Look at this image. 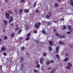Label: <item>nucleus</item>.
Masks as SVG:
<instances>
[{"instance_id": "f257e3e1", "label": "nucleus", "mask_w": 73, "mask_h": 73, "mask_svg": "<svg viewBox=\"0 0 73 73\" xmlns=\"http://www.w3.org/2000/svg\"><path fill=\"white\" fill-rule=\"evenodd\" d=\"M6 16L7 19H9V13H6Z\"/></svg>"}, {"instance_id": "f03ea898", "label": "nucleus", "mask_w": 73, "mask_h": 73, "mask_svg": "<svg viewBox=\"0 0 73 73\" xmlns=\"http://www.w3.org/2000/svg\"><path fill=\"white\" fill-rule=\"evenodd\" d=\"M68 29L69 30H70V32H72V26L70 25H68Z\"/></svg>"}, {"instance_id": "7ed1b4c3", "label": "nucleus", "mask_w": 73, "mask_h": 73, "mask_svg": "<svg viewBox=\"0 0 73 73\" xmlns=\"http://www.w3.org/2000/svg\"><path fill=\"white\" fill-rule=\"evenodd\" d=\"M43 60H44V59L43 58H41L40 59V62L41 64H42V63L43 62Z\"/></svg>"}, {"instance_id": "20e7f679", "label": "nucleus", "mask_w": 73, "mask_h": 73, "mask_svg": "<svg viewBox=\"0 0 73 73\" xmlns=\"http://www.w3.org/2000/svg\"><path fill=\"white\" fill-rule=\"evenodd\" d=\"M59 43V44H64V45H66V43H63V42H62L61 41H59L58 42Z\"/></svg>"}, {"instance_id": "39448f33", "label": "nucleus", "mask_w": 73, "mask_h": 73, "mask_svg": "<svg viewBox=\"0 0 73 73\" xmlns=\"http://www.w3.org/2000/svg\"><path fill=\"white\" fill-rule=\"evenodd\" d=\"M12 20H13V17L12 16H11L9 20V23H11Z\"/></svg>"}, {"instance_id": "423d86ee", "label": "nucleus", "mask_w": 73, "mask_h": 73, "mask_svg": "<svg viewBox=\"0 0 73 73\" xmlns=\"http://www.w3.org/2000/svg\"><path fill=\"white\" fill-rule=\"evenodd\" d=\"M59 50V48H58V47H56V53H58Z\"/></svg>"}, {"instance_id": "0eeeda50", "label": "nucleus", "mask_w": 73, "mask_h": 73, "mask_svg": "<svg viewBox=\"0 0 73 73\" xmlns=\"http://www.w3.org/2000/svg\"><path fill=\"white\" fill-rule=\"evenodd\" d=\"M68 60H69V58H66L64 59V61H65V62L68 61Z\"/></svg>"}, {"instance_id": "6e6552de", "label": "nucleus", "mask_w": 73, "mask_h": 73, "mask_svg": "<svg viewBox=\"0 0 73 73\" xmlns=\"http://www.w3.org/2000/svg\"><path fill=\"white\" fill-rule=\"evenodd\" d=\"M49 43L51 46H52L53 45V41H50L49 42Z\"/></svg>"}, {"instance_id": "1a4fd4ad", "label": "nucleus", "mask_w": 73, "mask_h": 73, "mask_svg": "<svg viewBox=\"0 0 73 73\" xmlns=\"http://www.w3.org/2000/svg\"><path fill=\"white\" fill-rule=\"evenodd\" d=\"M6 49V48H5V47H4L3 46L1 48V50H5Z\"/></svg>"}, {"instance_id": "9d476101", "label": "nucleus", "mask_w": 73, "mask_h": 73, "mask_svg": "<svg viewBox=\"0 0 73 73\" xmlns=\"http://www.w3.org/2000/svg\"><path fill=\"white\" fill-rule=\"evenodd\" d=\"M4 23L5 24V25H7V23H8V22L7 21L4 20L3 21Z\"/></svg>"}, {"instance_id": "9b49d317", "label": "nucleus", "mask_w": 73, "mask_h": 73, "mask_svg": "<svg viewBox=\"0 0 73 73\" xmlns=\"http://www.w3.org/2000/svg\"><path fill=\"white\" fill-rule=\"evenodd\" d=\"M70 3L71 5L73 6V1L72 0H70Z\"/></svg>"}, {"instance_id": "f8f14e48", "label": "nucleus", "mask_w": 73, "mask_h": 73, "mask_svg": "<svg viewBox=\"0 0 73 73\" xmlns=\"http://www.w3.org/2000/svg\"><path fill=\"white\" fill-rule=\"evenodd\" d=\"M56 70H55V69H53L51 71L50 73H54L55 72V71Z\"/></svg>"}, {"instance_id": "ddd939ff", "label": "nucleus", "mask_w": 73, "mask_h": 73, "mask_svg": "<svg viewBox=\"0 0 73 73\" xmlns=\"http://www.w3.org/2000/svg\"><path fill=\"white\" fill-rule=\"evenodd\" d=\"M29 10L27 9H25V10L24 12L25 13H28L29 12Z\"/></svg>"}, {"instance_id": "4468645a", "label": "nucleus", "mask_w": 73, "mask_h": 73, "mask_svg": "<svg viewBox=\"0 0 73 73\" xmlns=\"http://www.w3.org/2000/svg\"><path fill=\"white\" fill-rule=\"evenodd\" d=\"M48 50L49 51H52V48L51 47H48Z\"/></svg>"}, {"instance_id": "2eb2a0df", "label": "nucleus", "mask_w": 73, "mask_h": 73, "mask_svg": "<svg viewBox=\"0 0 73 73\" xmlns=\"http://www.w3.org/2000/svg\"><path fill=\"white\" fill-rule=\"evenodd\" d=\"M15 33H13L11 35V37L13 38L15 36Z\"/></svg>"}, {"instance_id": "dca6fc26", "label": "nucleus", "mask_w": 73, "mask_h": 73, "mask_svg": "<svg viewBox=\"0 0 73 73\" xmlns=\"http://www.w3.org/2000/svg\"><path fill=\"white\" fill-rule=\"evenodd\" d=\"M50 17V16L48 15H47L45 16V18H46V19H49Z\"/></svg>"}, {"instance_id": "f3484780", "label": "nucleus", "mask_w": 73, "mask_h": 73, "mask_svg": "<svg viewBox=\"0 0 73 73\" xmlns=\"http://www.w3.org/2000/svg\"><path fill=\"white\" fill-rule=\"evenodd\" d=\"M66 68L68 69H70V67L69 66H68L66 67Z\"/></svg>"}, {"instance_id": "a211bd4d", "label": "nucleus", "mask_w": 73, "mask_h": 73, "mask_svg": "<svg viewBox=\"0 0 73 73\" xmlns=\"http://www.w3.org/2000/svg\"><path fill=\"white\" fill-rule=\"evenodd\" d=\"M42 33H43V34L46 35V33L45 32V31H44V30H42Z\"/></svg>"}, {"instance_id": "6ab92c4d", "label": "nucleus", "mask_w": 73, "mask_h": 73, "mask_svg": "<svg viewBox=\"0 0 73 73\" xmlns=\"http://www.w3.org/2000/svg\"><path fill=\"white\" fill-rule=\"evenodd\" d=\"M40 64H38L36 66V68H40Z\"/></svg>"}, {"instance_id": "aec40b11", "label": "nucleus", "mask_w": 73, "mask_h": 73, "mask_svg": "<svg viewBox=\"0 0 73 73\" xmlns=\"http://www.w3.org/2000/svg\"><path fill=\"white\" fill-rule=\"evenodd\" d=\"M19 28H20L19 27H17L15 29V31H17L19 29Z\"/></svg>"}, {"instance_id": "412c9836", "label": "nucleus", "mask_w": 73, "mask_h": 73, "mask_svg": "<svg viewBox=\"0 0 73 73\" xmlns=\"http://www.w3.org/2000/svg\"><path fill=\"white\" fill-rule=\"evenodd\" d=\"M63 30H65V29H66V26H64L62 28Z\"/></svg>"}, {"instance_id": "4be33fe9", "label": "nucleus", "mask_w": 73, "mask_h": 73, "mask_svg": "<svg viewBox=\"0 0 73 73\" xmlns=\"http://www.w3.org/2000/svg\"><path fill=\"white\" fill-rule=\"evenodd\" d=\"M30 35H31V33H29L27 35V37H29L30 36Z\"/></svg>"}, {"instance_id": "5701e85b", "label": "nucleus", "mask_w": 73, "mask_h": 73, "mask_svg": "<svg viewBox=\"0 0 73 73\" xmlns=\"http://www.w3.org/2000/svg\"><path fill=\"white\" fill-rule=\"evenodd\" d=\"M4 38L5 40H7V39H8V37L7 36H5Z\"/></svg>"}, {"instance_id": "b1692460", "label": "nucleus", "mask_w": 73, "mask_h": 73, "mask_svg": "<svg viewBox=\"0 0 73 73\" xmlns=\"http://www.w3.org/2000/svg\"><path fill=\"white\" fill-rule=\"evenodd\" d=\"M68 64L70 66H72V64H71L70 62L68 63Z\"/></svg>"}, {"instance_id": "393cba45", "label": "nucleus", "mask_w": 73, "mask_h": 73, "mask_svg": "<svg viewBox=\"0 0 73 73\" xmlns=\"http://www.w3.org/2000/svg\"><path fill=\"white\" fill-rule=\"evenodd\" d=\"M56 56L57 58L58 59H59V56H58V54H56Z\"/></svg>"}, {"instance_id": "a878e982", "label": "nucleus", "mask_w": 73, "mask_h": 73, "mask_svg": "<svg viewBox=\"0 0 73 73\" xmlns=\"http://www.w3.org/2000/svg\"><path fill=\"white\" fill-rule=\"evenodd\" d=\"M24 60V57H21V61H23Z\"/></svg>"}, {"instance_id": "bb28decb", "label": "nucleus", "mask_w": 73, "mask_h": 73, "mask_svg": "<svg viewBox=\"0 0 73 73\" xmlns=\"http://www.w3.org/2000/svg\"><path fill=\"white\" fill-rule=\"evenodd\" d=\"M55 7H58V4L57 3H56L55 4Z\"/></svg>"}, {"instance_id": "cd10ccee", "label": "nucleus", "mask_w": 73, "mask_h": 73, "mask_svg": "<svg viewBox=\"0 0 73 73\" xmlns=\"http://www.w3.org/2000/svg\"><path fill=\"white\" fill-rule=\"evenodd\" d=\"M8 12L9 13H11V14H12V13H13V12L11 11H9Z\"/></svg>"}, {"instance_id": "c85d7f7f", "label": "nucleus", "mask_w": 73, "mask_h": 73, "mask_svg": "<svg viewBox=\"0 0 73 73\" xmlns=\"http://www.w3.org/2000/svg\"><path fill=\"white\" fill-rule=\"evenodd\" d=\"M29 37L26 38H25V40L26 41H28V40H29Z\"/></svg>"}, {"instance_id": "c756f323", "label": "nucleus", "mask_w": 73, "mask_h": 73, "mask_svg": "<svg viewBox=\"0 0 73 73\" xmlns=\"http://www.w3.org/2000/svg\"><path fill=\"white\" fill-rule=\"evenodd\" d=\"M56 36H59L60 34L58 33H56Z\"/></svg>"}, {"instance_id": "7c9ffc66", "label": "nucleus", "mask_w": 73, "mask_h": 73, "mask_svg": "<svg viewBox=\"0 0 73 73\" xmlns=\"http://www.w3.org/2000/svg\"><path fill=\"white\" fill-rule=\"evenodd\" d=\"M50 64V61H48L47 62V65H49V64Z\"/></svg>"}, {"instance_id": "2f4dec72", "label": "nucleus", "mask_w": 73, "mask_h": 73, "mask_svg": "<svg viewBox=\"0 0 73 73\" xmlns=\"http://www.w3.org/2000/svg\"><path fill=\"white\" fill-rule=\"evenodd\" d=\"M60 37H61V38H64L65 37V36H60Z\"/></svg>"}, {"instance_id": "473e14b6", "label": "nucleus", "mask_w": 73, "mask_h": 73, "mask_svg": "<svg viewBox=\"0 0 73 73\" xmlns=\"http://www.w3.org/2000/svg\"><path fill=\"white\" fill-rule=\"evenodd\" d=\"M66 33L67 34H68V35H69V34H70V33H71V32H67Z\"/></svg>"}, {"instance_id": "72a5a7b5", "label": "nucleus", "mask_w": 73, "mask_h": 73, "mask_svg": "<svg viewBox=\"0 0 73 73\" xmlns=\"http://www.w3.org/2000/svg\"><path fill=\"white\" fill-rule=\"evenodd\" d=\"M50 62H52V63H54V61L53 60H50Z\"/></svg>"}, {"instance_id": "f704fd0d", "label": "nucleus", "mask_w": 73, "mask_h": 73, "mask_svg": "<svg viewBox=\"0 0 73 73\" xmlns=\"http://www.w3.org/2000/svg\"><path fill=\"white\" fill-rule=\"evenodd\" d=\"M43 55L44 56H46V53H44V54H43Z\"/></svg>"}, {"instance_id": "c9c22d12", "label": "nucleus", "mask_w": 73, "mask_h": 73, "mask_svg": "<svg viewBox=\"0 0 73 73\" xmlns=\"http://www.w3.org/2000/svg\"><path fill=\"white\" fill-rule=\"evenodd\" d=\"M37 32L36 31H34V33H35V34H37Z\"/></svg>"}, {"instance_id": "e433bc0d", "label": "nucleus", "mask_w": 73, "mask_h": 73, "mask_svg": "<svg viewBox=\"0 0 73 73\" xmlns=\"http://www.w3.org/2000/svg\"><path fill=\"white\" fill-rule=\"evenodd\" d=\"M35 27H36V28H39V26L37 25H36L35 26Z\"/></svg>"}, {"instance_id": "4c0bfd02", "label": "nucleus", "mask_w": 73, "mask_h": 73, "mask_svg": "<svg viewBox=\"0 0 73 73\" xmlns=\"http://www.w3.org/2000/svg\"><path fill=\"white\" fill-rule=\"evenodd\" d=\"M25 29H28V26L27 25L25 26Z\"/></svg>"}, {"instance_id": "58836bf2", "label": "nucleus", "mask_w": 73, "mask_h": 73, "mask_svg": "<svg viewBox=\"0 0 73 73\" xmlns=\"http://www.w3.org/2000/svg\"><path fill=\"white\" fill-rule=\"evenodd\" d=\"M25 1V0H21V3H23V2H24Z\"/></svg>"}, {"instance_id": "ea45409f", "label": "nucleus", "mask_w": 73, "mask_h": 73, "mask_svg": "<svg viewBox=\"0 0 73 73\" xmlns=\"http://www.w3.org/2000/svg\"><path fill=\"white\" fill-rule=\"evenodd\" d=\"M35 12L36 13H38L39 12V11L38 10H36Z\"/></svg>"}, {"instance_id": "a19ab883", "label": "nucleus", "mask_w": 73, "mask_h": 73, "mask_svg": "<svg viewBox=\"0 0 73 73\" xmlns=\"http://www.w3.org/2000/svg\"><path fill=\"white\" fill-rule=\"evenodd\" d=\"M38 61H36V64H37V65H38Z\"/></svg>"}, {"instance_id": "79ce46f5", "label": "nucleus", "mask_w": 73, "mask_h": 73, "mask_svg": "<svg viewBox=\"0 0 73 73\" xmlns=\"http://www.w3.org/2000/svg\"><path fill=\"white\" fill-rule=\"evenodd\" d=\"M34 72H35V73H37V70H35L34 71Z\"/></svg>"}, {"instance_id": "37998d69", "label": "nucleus", "mask_w": 73, "mask_h": 73, "mask_svg": "<svg viewBox=\"0 0 73 73\" xmlns=\"http://www.w3.org/2000/svg\"><path fill=\"white\" fill-rule=\"evenodd\" d=\"M48 15H49V16H52V15H51V13L50 12H49L48 13Z\"/></svg>"}, {"instance_id": "c03bdc74", "label": "nucleus", "mask_w": 73, "mask_h": 73, "mask_svg": "<svg viewBox=\"0 0 73 73\" xmlns=\"http://www.w3.org/2000/svg\"><path fill=\"white\" fill-rule=\"evenodd\" d=\"M3 54L5 56H7V54L5 52H4L3 53Z\"/></svg>"}, {"instance_id": "a18cd8bd", "label": "nucleus", "mask_w": 73, "mask_h": 73, "mask_svg": "<svg viewBox=\"0 0 73 73\" xmlns=\"http://www.w3.org/2000/svg\"><path fill=\"white\" fill-rule=\"evenodd\" d=\"M53 31H54V32H55V33H56V30L55 29H53Z\"/></svg>"}, {"instance_id": "49530a36", "label": "nucleus", "mask_w": 73, "mask_h": 73, "mask_svg": "<svg viewBox=\"0 0 73 73\" xmlns=\"http://www.w3.org/2000/svg\"><path fill=\"white\" fill-rule=\"evenodd\" d=\"M52 69L51 67H49L48 68V70H50V69Z\"/></svg>"}, {"instance_id": "de8ad7c7", "label": "nucleus", "mask_w": 73, "mask_h": 73, "mask_svg": "<svg viewBox=\"0 0 73 73\" xmlns=\"http://www.w3.org/2000/svg\"><path fill=\"white\" fill-rule=\"evenodd\" d=\"M38 25H41V23H38Z\"/></svg>"}, {"instance_id": "09e8293b", "label": "nucleus", "mask_w": 73, "mask_h": 73, "mask_svg": "<svg viewBox=\"0 0 73 73\" xmlns=\"http://www.w3.org/2000/svg\"><path fill=\"white\" fill-rule=\"evenodd\" d=\"M20 12H21H21H23V10L21 9L20 10Z\"/></svg>"}, {"instance_id": "8fccbe9b", "label": "nucleus", "mask_w": 73, "mask_h": 73, "mask_svg": "<svg viewBox=\"0 0 73 73\" xmlns=\"http://www.w3.org/2000/svg\"><path fill=\"white\" fill-rule=\"evenodd\" d=\"M58 2H61V1L60 0H58Z\"/></svg>"}, {"instance_id": "3c124183", "label": "nucleus", "mask_w": 73, "mask_h": 73, "mask_svg": "<svg viewBox=\"0 0 73 73\" xmlns=\"http://www.w3.org/2000/svg\"><path fill=\"white\" fill-rule=\"evenodd\" d=\"M21 31H20L18 32V34H20V33H21Z\"/></svg>"}, {"instance_id": "603ef678", "label": "nucleus", "mask_w": 73, "mask_h": 73, "mask_svg": "<svg viewBox=\"0 0 73 73\" xmlns=\"http://www.w3.org/2000/svg\"><path fill=\"white\" fill-rule=\"evenodd\" d=\"M47 25H50V23H49V22H48V23L47 24Z\"/></svg>"}, {"instance_id": "864d4df0", "label": "nucleus", "mask_w": 73, "mask_h": 73, "mask_svg": "<svg viewBox=\"0 0 73 73\" xmlns=\"http://www.w3.org/2000/svg\"><path fill=\"white\" fill-rule=\"evenodd\" d=\"M66 57H67V56H68V54H66Z\"/></svg>"}, {"instance_id": "5fc2aeb1", "label": "nucleus", "mask_w": 73, "mask_h": 73, "mask_svg": "<svg viewBox=\"0 0 73 73\" xmlns=\"http://www.w3.org/2000/svg\"><path fill=\"white\" fill-rule=\"evenodd\" d=\"M35 42H36L37 43H38V41L37 40H36L35 41Z\"/></svg>"}, {"instance_id": "6e6d98bb", "label": "nucleus", "mask_w": 73, "mask_h": 73, "mask_svg": "<svg viewBox=\"0 0 73 73\" xmlns=\"http://www.w3.org/2000/svg\"><path fill=\"white\" fill-rule=\"evenodd\" d=\"M36 3L35 2L34 4V5H36Z\"/></svg>"}, {"instance_id": "4d7b16f0", "label": "nucleus", "mask_w": 73, "mask_h": 73, "mask_svg": "<svg viewBox=\"0 0 73 73\" xmlns=\"http://www.w3.org/2000/svg\"><path fill=\"white\" fill-rule=\"evenodd\" d=\"M17 11V10L16 9H14V11H15V12H16Z\"/></svg>"}, {"instance_id": "13d9d810", "label": "nucleus", "mask_w": 73, "mask_h": 73, "mask_svg": "<svg viewBox=\"0 0 73 73\" xmlns=\"http://www.w3.org/2000/svg\"><path fill=\"white\" fill-rule=\"evenodd\" d=\"M24 49H25V48H24V47H22V49L24 50Z\"/></svg>"}, {"instance_id": "bf43d9fd", "label": "nucleus", "mask_w": 73, "mask_h": 73, "mask_svg": "<svg viewBox=\"0 0 73 73\" xmlns=\"http://www.w3.org/2000/svg\"><path fill=\"white\" fill-rule=\"evenodd\" d=\"M16 28H17V27H19V25H17L16 26Z\"/></svg>"}, {"instance_id": "052dcab7", "label": "nucleus", "mask_w": 73, "mask_h": 73, "mask_svg": "<svg viewBox=\"0 0 73 73\" xmlns=\"http://www.w3.org/2000/svg\"><path fill=\"white\" fill-rule=\"evenodd\" d=\"M20 38L21 39V40H23V37H21Z\"/></svg>"}, {"instance_id": "680f3d73", "label": "nucleus", "mask_w": 73, "mask_h": 73, "mask_svg": "<svg viewBox=\"0 0 73 73\" xmlns=\"http://www.w3.org/2000/svg\"><path fill=\"white\" fill-rule=\"evenodd\" d=\"M54 23H57V21H53Z\"/></svg>"}, {"instance_id": "e2e57ef3", "label": "nucleus", "mask_w": 73, "mask_h": 73, "mask_svg": "<svg viewBox=\"0 0 73 73\" xmlns=\"http://www.w3.org/2000/svg\"><path fill=\"white\" fill-rule=\"evenodd\" d=\"M5 29H4L3 30V32H5Z\"/></svg>"}, {"instance_id": "0e129e2a", "label": "nucleus", "mask_w": 73, "mask_h": 73, "mask_svg": "<svg viewBox=\"0 0 73 73\" xmlns=\"http://www.w3.org/2000/svg\"><path fill=\"white\" fill-rule=\"evenodd\" d=\"M26 54L27 56H28V54H28V53H26Z\"/></svg>"}, {"instance_id": "69168bd1", "label": "nucleus", "mask_w": 73, "mask_h": 73, "mask_svg": "<svg viewBox=\"0 0 73 73\" xmlns=\"http://www.w3.org/2000/svg\"><path fill=\"white\" fill-rule=\"evenodd\" d=\"M34 8H35V7H36V5H34Z\"/></svg>"}, {"instance_id": "338daca9", "label": "nucleus", "mask_w": 73, "mask_h": 73, "mask_svg": "<svg viewBox=\"0 0 73 73\" xmlns=\"http://www.w3.org/2000/svg\"><path fill=\"white\" fill-rule=\"evenodd\" d=\"M62 20H64V18H62Z\"/></svg>"}, {"instance_id": "774afa93", "label": "nucleus", "mask_w": 73, "mask_h": 73, "mask_svg": "<svg viewBox=\"0 0 73 73\" xmlns=\"http://www.w3.org/2000/svg\"><path fill=\"white\" fill-rule=\"evenodd\" d=\"M0 68H2V66H1L0 65Z\"/></svg>"}]
</instances>
